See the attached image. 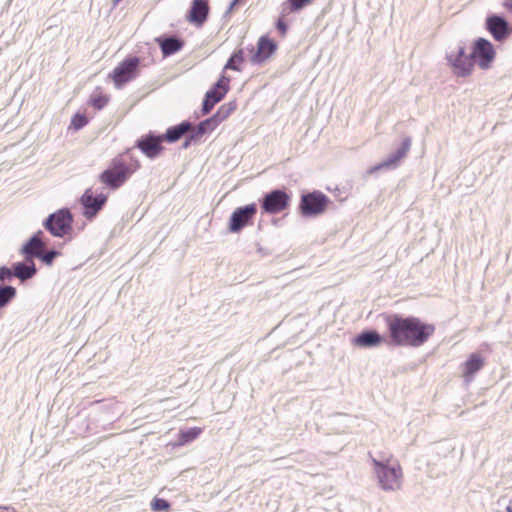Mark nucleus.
I'll use <instances>...</instances> for the list:
<instances>
[{"instance_id": "12", "label": "nucleus", "mask_w": 512, "mask_h": 512, "mask_svg": "<svg viewBox=\"0 0 512 512\" xmlns=\"http://www.w3.org/2000/svg\"><path fill=\"white\" fill-rule=\"evenodd\" d=\"M107 200L108 196L106 194L94 195L92 188H87L79 199L82 215L87 220H93L103 210Z\"/></svg>"}, {"instance_id": "28", "label": "nucleus", "mask_w": 512, "mask_h": 512, "mask_svg": "<svg viewBox=\"0 0 512 512\" xmlns=\"http://www.w3.org/2000/svg\"><path fill=\"white\" fill-rule=\"evenodd\" d=\"M14 279L12 274L11 267L8 266H0V288H14L13 286L7 284L10 283Z\"/></svg>"}, {"instance_id": "41", "label": "nucleus", "mask_w": 512, "mask_h": 512, "mask_svg": "<svg viewBox=\"0 0 512 512\" xmlns=\"http://www.w3.org/2000/svg\"><path fill=\"white\" fill-rule=\"evenodd\" d=\"M506 511L507 512H512V500L509 501L507 507H506Z\"/></svg>"}, {"instance_id": "36", "label": "nucleus", "mask_w": 512, "mask_h": 512, "mask_svg": "<svg viewBox=\"0 0 512 512\" xmlns=\"http://www.w3.org/2000/svg\"><path fill=\"white\" fill-rule=\"evenodd\" d=\"M275 26L280 35L284 37L288 31V24L284 20L278 19Z\"/></svg>"}, {"instance_id": "6", "label": "nucleus", "mask_w": 512, "mask_h": 512, "mask_svg": "<svg viewBox=\"0 0 512 512\" xmlns=\"http://www.w3.org/2000/svg\"><path fill=\"white\" fill-rule=\"evenodd\" d=\"M291 203V195L285 188H274L259 199L262 214L276 215L286 210Z\"/></svg>"}, {"instance_id": "39", "label": "nucleus", "mask_w": 512, "mask_h": 512, "mask_svg": "<svg viewBox=\"0 0 512 512\" xmlns=\"http://www.w3.org/2000/svg\"><path fill=\"white\" fill-rule=\"evenodd\" d=\"M504 7L510 11H512V0H504Z\"/></svg>"}, {"instance_id": "11", "label": "nucleus", "mask_w": 512, "mask_h": 512, "mask_svg": "<svg viewBox=\"0 0 512 512\" xmlns=\"http://www.w3.org/2000/svg\"><path fill=\"white\" fill-rule=\"evenodd\" d=\"M229 82V77L222 75L205 93L201 106L203 116L208 115L214 106L226 96L229 91Z\"/></svg>"}, {"instance_id": "22", "label": "nucleus", "mask_w": 512, "mask_h": 512, "mask_svg": "<svg viewBox=\"0 0 512 512\" xmlns=\"http://www.w3.org/2000/svg\"><path fill=\"white\" fill-rule=\"evenodd\" d=\"M11 270L14 278H18L21 283L33 278L37 273L35 260L24 257L23 260L13 263Z\"/></svg>"}, {"instance_id": "17", "label": "nucleus", "mask_w": 512, "mask_h": 512, "mask_svg": "<svg viewBox=\"0 0 512 512\" xmlns=\"http://www.w3.org/2000/svg\"><path fill=\"white\" fill-rule=\"evenodd\" d=\"M160 134L149 131L136 141V147L149 159L157 158L164 150Z\"/></svg>"}, {"instance_id": "19", "label": "nucleus", "mask_w": 512, "mask_h": 512, "mask_svg": "<svg viewBox=\"0 0 512 512\" xmlns=\"http://www.w3.org/2000/svg\"><path fill=\"white\" fill-rule=\"evenodd\" d=\"M210 7L208 0H192L186 19L196 27H202L208 19Z\"/></svg>"}, {"instance_id": "25", "label": "nucleus", "mask_w": 512, "mask_h": 512, "mask_svg": "<svg viewBox=\"0 0 512 512\" xmlns=\"http://www.w3.org/2000/svg\"><path fill=\"white\" fill-rule=\"evenodd\" d=\"M244 60V50L242 48L236 49L229 57L224 66V70L241 71V64Z\"/></svg>"}, {"instance_id": "29", "label": "nucleus", "mask_w": 512, "mask_h": 512, "mask_svg": "<svg viewBox=\"0 0 512 512\" xmlns=\"http://www.w3.org/2000/svg\"><path fill=\"white\" fill-rule=\"evenodd\" d=\"M313 0H286L284 6L290 13H295L310 5Z\"/></svg>"}, {"instance_id": "40", "label": "nucleus", "mask_w": 512, "mask_h": 512, "mask_svg": "<svg viewBox=\"0 0 512 512\" xmlns=\"http://www.w3.org/2000/svg\"><path fill=\"white\" fill-rule=\"evenodd\" d=\"M9 510H11L9 506H0V512H8ZM12 510L14 511V508Z\"/></svg>"}, {"instance_id": "33", "label": "nucleus", "mask_w": 512, "mask_h": 512, "mask_svg": "<svg viewBox=\"0 0 512 512\" xmlns=\"http://www.w3.org/2000/svg\"><path fill=\"white\" fill-rule=\"evenodd\" d=\"M198 124L203 128V131L206 134L213 132L219 125L218 121L214 118L213 115L200 121Z\"/></svg>"}, {"instance_id": "14", "label": "nucleus", "mask_w": 512, "mask_h": 512, "mask_svg": "<svg viewBox=\"0 0 512 512\" xmlns=\"http://www.w3.org/2000/svg\"><path fill=\"white\" fill-rule=\"evenodd\" d=\"M351 343L361 349L376 348L387 343V332L383 335L374 328H365L352 337Z\"/></svg>"}, {"instance_id": "8", "label": "nucleus", "mask_w": 512, "mask_h": 512, "mask_svg": "<svg viewBox=\"0 0 512 512\" xmlns=\"http://www.w3.org/2000/svg\"><path fill=\"white\" fill-rule=\"evenodd\" d=\"M445 58L456 77H467L472 74L474 70V62L471 57V53H466V46L464 43H459L455 50H451L446 53Z\"/></svg>"}, {"instance_id": "20", "label": "nucleus", "mask_w": 512, "mask_h": 512, "mask_svg": "<svg viewBox=\"0 0 512 512\" xmlns=\"http://www.w3.org/2000/svg\"><path fill=\"white\" fill-rule=\"evenodd\" d=\"M485 366V358L479 352L471 353L461 365L462 377L466 384L471 383L476 374Z\"/></svg>"}, {"instance_id": "42", "label": "nucleus", "mask_w": 512, "mask_h": 512, "mask_svg": "<svg viewBox=\"0 0 512 512\" xmlns=\"http://www.w3.org/2000/svg\"><path fill=\"white\" fill-rule=\"evenodd\" d=\"M262 253H263V254H265V255H268V254H269V253H267V252H266V250H263V252H262Z\"/></svg>"}, {"instance_id": "32", "label": "nucleus", "mask_w": 512, "mask_h": 512, "mask_svg": "<svg viewBox=\"0 0 512 512\" xmlns=\"http://www.w3.org/2000/svg\"><path fill=\"white\" fill-rule=\"evenodd\" d=\"M88 123V118L85 114L75 113L71 119L70 126L75 130H80Z\"/></svg>"}, {"instance_id": "37", "label": "nucleus", "mask_w": 512, "mask_h": 512, "mask_svg": "<svg viewBox=\"0 0 512 512\" xmlns=\"http://www.w3.org/2000/svg\"><path fill=\"white\" fill-rule=\"evenodd\" d=\"M191 145H196V142L193 139H191V136L188 134L185 137V139H184V141H183V143L181 145V148L182 149H188Z\"/></svg>"}, {"instance_id": "26", "label": "nucleus", "mask_w": 512, "mask_h": 512, "mask_svg": "<svg viewBox=\"0 0 512 512\" xmlns=\"http://www.w3.org/2000/svg\"><path fill=\"white\" fill-rule=\"evenodd\" d=\"M237 109L236 101H230L222 104L217 111L213 114L214 118L218 121V123H222L226 120L235 110Z\"/></svg>"}, {"instance_id": "38", "label": "nucleus", "mask_w": 512, "mask_h": 512, "mask_svg": "<svg viewBox=\"0 0 512 512\" xmlns=\"http://www.w3.org/2000/svg\"><path fill=\"white\" fill-rule=\"evenodd\" d=\"M243 1L244 0H232L228 9L226 10V14L230 13L236 5L242 3Z\"/></svg>"}, {"instance_id": "18", "label": "nucleus", "mask_w": 512, "mask_h": 512, "mask_svg": "<svg viewBox=\"0 0 512 512\" xmlns=\"http://www.w3.org/2000/svg\"><path fill=\"white\" fill-rule=\"evenodd\" d=\"M44 237L45 235L42 230L39 229L38 231H36L22 245L20 249V254L24 258L35 260L36 257L39 256V252L44 250V248H46L47 246Z\"/></svg>"}, {"instance_id": "9", "label": "nucleus", "mask_w": 512, "mask_h": 512, "mask_svg": "<svg viewBox=\"0 0 512 512\" xmlns=\"http://www.w3.org/2000/svg\"><path fill=\"white\" fill-rule=\"evenodd\" d=\"M470 53L474 65L477 64L483 70L489 69L496 57L493 44L483 37H478L473 41Z\"/></svg>"}, {"instance_id": "4", "label": "nucleus", "mask_w": 512, "mask_h": 512, "mask_svg": "<svg viewBox=\"0 0 512 512\" xmlns=\"http://www.w3.org/2000/svg\"><path fill=\"white\" fill-rule=\"evenodd\" d=\"M330 203V198L320 190L302 192L298 212L303 218H317L326 212Z\"/></svg>"}, {"instance_id": "3", "label": "nucleus", "mask_w": 512, "mask_h": 512, "mask_svg": "<svg viewBox=\"0 0 512 512\" xmlns=\"http://www.w3.org/2000/svg\"><path fill=\"white\" fill-rule=\"evenodd\" d=\"M370 457L381 489L384 491H395L399 489L402 478L401 466L398 463L394 465L388 461L378 460L372 456Z\"/></svg>"}, {"instance_id": "30", "label": "nucleus", "mask_w": 512, "mask_h": 512, "mask_svg": "<svg viewBox=\"0 0 512 512\" xmlns=\"http://www.w3.org/2000/svg\"><path fill=\"white\" fill-rule=\"evenodd\" d=\"M59 255L60 252L56 249H50L47 252L42 250L39 252V256H37L36 259H39L43 264L47 266H51Z\"/></svg>"}, {"instance_id": "24", "label": "nucleus", "mask_w": 512, "mask_h": 512, "mask_svg": "<svg viewBox=\"0 0 512 512\" xmlns=\"http://www.w3.org/2000/svg\"><path fill=\"white\" fill-rule=\"evenodd\" d=\"M202 433L200 427H190L181 429L177 434V439L169 443L173 448H179L195 441Z\"/></svg>"}, {"instance_id": "34", "label": "nucleus", "mask_w": 512, "mask_h": 512, "mask_svg": "<svg viewBox=\"0 0 512 512\" xmlns=\"http://www.w3.org/2000/svg\"><path fill=\"white\" fill-rule=\"evenodd\" d=\"M109 98L104 94L93 95L90 98V104L97 110L103 109L108 103Z\"/></svg>"}, {"instance_id": "27", "label": "nucleus", "mask_w": 512, "mask_h": 512, "mask_svg": "<svg viewBox=\"0 0 512 512\" xmlns=\"http://www.w3.org/2000/svg\"><path fill=\"white\" fill-rule=\"evenodd\" d=\"M150 506L154 512H169L171 510V503L167 499L157 496L152 499Z\"/></svg>"}, {"instance_id": "2", "label": "nucleus", "mask_w": 512, "mask_h": 512, "mask_svg": "<svg viewBox=\"0 0 512 512\" xmlns=\"http://www.w3.org/2000/svg\"><path fill=\"white\" fill-rule=\"evenodd\" d=\"M140 164L136 162L135 168L128 165L121 157L111 160L108 167L99 175V181L111 190L120 188L134 173Z\"/></svg>"}, {"instance_id": "31", "label": "nucleus", "mask_w": 512, "mask_h": 512, "mask_svg": "<svg viewBox=\"0 0 512 512\" xmlns=\"http://www.w3.org/2000/svg\"><path fill=\"white\" fill-rule=\"evenodd\" d=\"M17 290H0V309L8 306L16 297Z\"/></svg>"}, {"instance_id": "35", "label": "nucleus", "mask_w": 512, "mask_h": 512, "mask_svg": "<svg viewBox=\"0 0 512 512\" xmlns=\"http://www.w3.org/2000/svg\"><path fill=\"white\" fill-rule=\"evenodd\" d=\"M189 131L191 139H193L196 144L200 143L202 137L206 135V133L203 131V128L199 126V124H197L194 128H191Z\"/></svg>"}, {"instance_id": "1", "label": "nucleus", "mask_w": 512, "mask_h": 512, "mask_svg": "<svg viewBox=\"0 0 512 512\" xmlns=\"http://www.w3.org/2000/svg\"><path fill=\"white\" fill-rule=\"evenodd\" d=\"M384 319L387 328V344L395 347H421L436 329L434 324L414 315L392 313L385 315Z\"/></svg>"}, {"instance_id": "5", "label": "nucleus", "mask_w": 512, "mask_h": 512, "mask_svg": "<svg viewBox=\"0 0 512 512\" xmlns=\"http://www.w3.org/2000/svg\"><path fill=\"white\" fill-rule=\"evenodd\" d=\"M42 225L53 237L64 238L73 231V215L68 208H61L49 214Z\"/></svg>"}, {"instance_id": "21", "label": "nucleus", "mask_w": 512, "mask_h": 512, "mask_svg": "<svg viewBox=\"0 0 512 512\" xmlns=\"http://www.w3.org/2000/svg\"><path fill=\"white\" fill-rule=\"evenodd\" d=\"M156 43L161 49L163 57H169L181 51L184 47V40L178 36L160 35L155 38Z\"/></svg>"}, {"instance_id": "7", "label": "nucleus", "mask_w": 512, "mask_h": 512, "mask_svg": "<svg viewBox=\"0 0 512 512\" xmlns=\"http://www.w3.org/2000/svg\"><path fill=\"white\" fill-rule=\"evenodd\" d=\"M141 59L138 56H127L110 73L116 88H122L128 82L134 80L140 72Z\"/></svg>"}, {"instance_id": "13", "label": "nucleus", "mask_w": 512, "mask_h": 512, "mask_svg": "<svg viewBox=\"0 0 512 512\" xmlns=\"http://www.w3.org/2000/svg\"><path fill=\"white\" fill-rule=\"evenodd\" d=\"M250 62L254 65H260L266 62L277 50V43L268 35L261 36L256 47L250 46Z\"/></svg>"}, {"instance_id": "16", "label": "nucleus", "mask_w": 512, "mask_h": 512, "mask_svg": "<svg viewBox=\"0 0 512 512\" xmlns=\"http://www.w3.org/2000/svg\"><path fill=\"white\" fill-rule=\"evenodd\" d=\"M485 29L494 40L499 42L506 40L512 31L507 19L500 14L488 15L485 20Z\"/></svg>"}, {"instance_id": "10", "label": "nucleus", "mask_w": 512, "mask_h": 512, "mask_svg": "<svg viewBox=\"0 0 512 512\" xmlns=\"http://www.w3.org/2000/svg\"><path fill=\"white\" fill-rule=\"evenodd\" d=\"M257 204L250 203L237 207L230 215L228 221V230L231 233H240L243 228L253 224L257 214Z\"/></svg>"}, {"instance_id": "23", "label": "nucleus", "mask_w": 512, "mask_h": 512, "mask_svg": "<svg viewBox=\"0 0 512 512\" xmlns=\"http://www.w3.org/2000/svg\"><path fill=\"white\" fill-rule=\"evenodd\" d=\"M192 127L193 124L189 120H183L177 125L168 127L165 133L160 134V137L167 143H175L180 140Z\"/></svg>"}, {"instance_id": "15", "label": "nucleus", "mask_w": 512, "mask_h": 512, "mask_svg": "<svg viewBox=\"0 0 512 512\" xmlns=\"http://www.w3.org/2000/svg\"><path fill=\"white\" fill-rule=\"evenodd\" d=\"M412 139L411 137L407 136L404 137L400 146L393 151L390 155H388L383 161L376 164L375 166L371 167L369 169V173H374L376 171H379L381 169H394L396 168L401 160L405 158L408 151L411 148Z\"/></svg>"}]
</instances>
